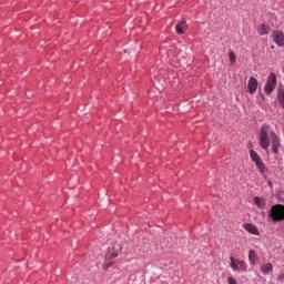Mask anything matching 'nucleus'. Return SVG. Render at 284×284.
<instances>
[{
  "mask_svg": "<svg viewBox=\"0 0 284 284\" xmlns=\"http://www.w3.org/2000/svg\"><path fill=\"white\" fill-rule=\"evenodd\" d=\"M185 30H187V22L182 21L175 27V32L178 34H185Z\"/></svg>",
  "mask_w": 284,
  "mask_h": 284,
  "instance_id": "nucleus-9",
  "label": "nucleus"
},
{
  "mask_svg": "<svg viewBox=\"0 0 284 284\" xmlns=\"http://www.w3.org/2000/svg\"><path fill=\"white\" fill-rule=\"evenodd\" d=\"M268 216L274 222L284 221V205L283 204L273 205L268 212Z\"/></svg>",
  "mask_w": 284,
  "mask_h": 284,
  "instance_id": "nucleus-2",
  "label": "nucleus"
},
{
  "mask_svg": "<svg viewBox=\"0 0 284 284\" xmlns=\"http://www.w3.org/2000/svg\"><path fill=\"white\" fill-rule=\"evenodd\" d=\"M121 252V244H115L113 247H109L105 258L112 260L119 256Z\"/></svg>",
  "mask_w": 284,
  "mask_h": 284,
  "instance_id": "nucleus-6",
  "label": "nucleus"
},
{
  "mask_svg": "<svg viewBox=\"0 0 284 284\" xmlns=\"http://www.w3.org/2000/svg\"><path fill=\"white\" fill-rule=\"evenodd\" d=\"M250 94H254L256 90H258V80L256 78L251 77L247 83Z\"/></svg>",
  "mask_w": 284,
  "mask_h": 284,
  "instance_id": "nucleus-7",
  "label": "nucleus"
},
{
  "mask_svg": "<svg viewBox=\"0 0 284 284\" xmlns=\"http://www.w3.org/2000/svg\"><path fill=\"white\" fill-rule=\"evenodd\" d=\"M261 103H265L267 101V98L263 93H260Z\"/></svg>",
  "mask_w": 284,
  "mask_h": 284,
  "instance_id": "nucleus-17",
  "label": "nucleus"
},
{
  "mask_svg": "<svg viewBox=\"0 0 284 284\" xmlns=\"http://www.w3.org/2000/svg\"><path fill=\"white\" fill-rule=\"evenodd\" d=\"M254 203L255 205H257V207H260V210H263L265 207V199L263 197L255 196Z\"/></svg>",
  "mask_w": 284,
  "mask_h": 284,
  "instance_id": "nucleus-12",
  "label": "nucleus"
},
{
  "mask_svg": "<svg viewBox=\"0 0 284 284\" xmlns=\"http://www.w3.org/2000/svg\"><path fill=\"white\" fill-rule=\"evenodd\" d=\"M231 267L233 272H247V263L243 260H236L233 256L230 257Z\"/></svg>",
  "mask_w": 284,
  "mask_h": 284,
  "instance_id": "nucleus-4",
  "label": "nucleus"
},
{
  "mask_svg": "<svg viewBox=\"0 0 284 284\" xmlns=\"http://www.w3.org/2000/svg\"><path fill=\"white\" fill-rule=\"evenodd\" d=\"M244 229L246 230V232H248L250 234H255L258 235V229L256 227V225L254 224H245Z\"/></svg>",
  "mask_w": 284,
  "mask_h": 284,
  "instance_id": "nucleus-11",
  "label": "nucleus"
},
{
  "mask_svg": "<svg viewBox=\"0 0 284 284\" xmlns=\"http://www.w3.org/2000/svg\"><path fill=\"white\" fill-rule=\"evenodd\" d=\"M229 61H230L231 65H234V63H236V54L234 53V51H231L229 53Z\"/></svg>",
  "mask_w": 284,
  "mask_h": 284,
  "instance_id": "nucleus-16",
  "label": "nucleus"
},
{
  "mask_svg": "<svg viewBox=\"0 0 284 284\" xmlns=\"http://www.w3.org/2000/svg\"><path fill=\"white\" fill-rule=\"evenodd\" d=\"M227 283L229 284H236V280H234V277H227Z\"/></svg>",
  "mask_w": 284,
  "mask_h": 284,
  "instance_id": "nucleus-18",
  "label": "nucleus"
},
{
  "mask_svg": "<svg viewBox=\"0 0 284 284\" xmlns=\"http://www.w3.org/2000/svg\"><path fill=\"white\" fill-rule=\"evenodd\" d=\"M273 41L276 43L280 48H283L284 45V34L281 31H275L273 34Z\"/></svg>",
  "mask_w": 284,
  "mask_h": 284,
  "instance_id": "nucleus-8",
  "label": "nucleus"
},
{
  "mask_svg": "<svg viewBox=\"0 0 284 284\" xmlns=\"http://www.w3.org/2000/svg\"><path fill=\"white\" fill-rule=\"evenodd\" d=\"M276 73L271 72L267 77L266 83L264 85V92L265 94H267L268 97L272 94V92H274V90H276Z\"/></svg>",
  "mask_w": 284,
  "mask_h": 284,
  "instance_id": "nucleus-3",
  "label": "nucleus"
},
{
  "mask_svg": "<svg viewBox=\"0 0 284 284\" xmlns=\"http://www.w3.org/2000/svg\"><path fill=\"white\" fill-rule=\"evenodd\" d=\"M270 26L263 23L257 28V32L258 34H261V37L265 36V34H270Z\"/></svg>",
  "mask_w": 284,
  "mask_h": 284,
  "instance_id": "nucleus-10",
  "label": "nucleus"
},
{
  "mask_svg": "<svg viewBox=\"0 0 284 284\" xmlns=\"http://www.w3.org/2000/svg\"><path fill=\"white\" fill-rule=\"evenodd\" d=\"M272 270H274L272 263H266L261 266V272H263V274H267V272H272Z\"/></svg>",
  "mask_w": 284,
  "mask_h": 284,
  "instance_id": "nucleus-15",
  "label": "nucleus"
},
{
  "mask_svg": "<svg viewBox=\"0 0 284 284\" xmlns=\"http://www.w3.org/2000/svg\"><path fill=\"white\" fill-rule=\"evenodd\" d=\"M250 156H251L252 161L255 162L257 170H260V172H262V173L265 172V163H263V161H261V155H258V153H256V151L251 150Z\"/></svg>",
  "mask_w": 284,
  "mask_h": 284,
  "instance_id": "nucleus-5",
  "label": "nucleus"
},
{
  "mask_svg": "<svg viewBox=\"0 0 284 284\" xmlns=\"http://www.w3.org/2000/svg\"><path fill=\"white\" fill-rule=\"evenodd\" d=\"M277 101L281 103L284 109V88L277 90Z\"/></svg>",
  "mask_w": 284,
  "mask_h": 284,
  "instance_id": "nucleus-13",
  "label": "nucleus"
},
{
  "mask_svg": "<svg viewBox=\"0 0 284 284\" xmlns=\"http://www.w3.org/2000/svg\"><path fill=\"white\" fill-rule=\"evenodd\" d=\"M270 139L272 141L273 154H278V149L281 148V139L274 132L270 133V125L264 124L260 130V145L262 150L267 151L270 148Z\"/></svg>",
  "mask_w": 284,
  "mask_h": 284,
  "instance_id": "nucleus-1",
  "label": "nucleus"
},
{
  "mask_svg": "<svg viewBox=\"0 0 284 284\" xmlns=\"http://www.w3.org/2000/svg\"><path fill=\"white\" fill-rule=\"evenodd\" d=\"M277 278H278V281H281L283 283L284 282V273L280 274Z\"/></svg>",
  "mask_w": 284,
  "mask_h": 284,
  "instance_id": "nucleus-19",
  "label": "nucleus"
},
{
  "mask_svg": "<svg viewBox=\"0 0 284 284\" xmlns=\"http://www.w3.org/2000/svg\"><path fill=\"white\" fill-rule=\"evenodd\" d=\"M256 258H257L256 251L251 250V251L248 252V260H250V263H252V265H256Z\"/></svg>",
  "mask_w": 284,
  "mask_h": 284,
  "instance_id": "nucleus-14",
  "label": "nucleus"
}]
</instances>
